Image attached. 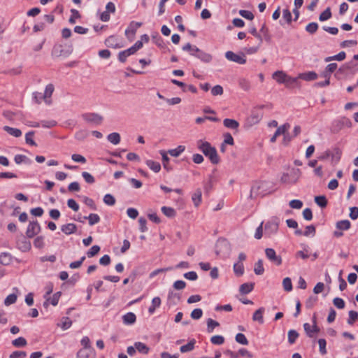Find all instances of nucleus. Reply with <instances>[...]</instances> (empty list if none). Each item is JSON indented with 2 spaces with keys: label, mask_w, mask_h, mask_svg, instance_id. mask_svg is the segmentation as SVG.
Instances as JSON below:
<instances>
[{
  "label": "nucleus",
  "mask_w": 358,
  "mask_h": 358,
  "mask_svg": "<svg viewBox=\"0 0 358 358\" xmlns=\"http://www.w3.org/2000/svg\"><path fill=\"white\" fill-rule=\"evenodd\" d=\"M142 22H138L131 21L130 24H129L128 27L125 30V35L126 36L129 38L130 34L134 36L136 34V32L138 29V28L141 27L142 26Z\"/></svg>",
  "instance_id": "obj_10"
},
{
  "label": "nucleus",
  "mask_w": 358,
  "mask_h": 358,
  "mask_svg": "<svg viewBox=\"0 0 358 358\" xmlns=\"http://www.w3.org/2000/svg\"><path fill=\"white\" fill-rule=\"evenodd\" d=\"M210 341L214 345H222L224 342V338L220 335H215L211 337Z\"/></svg>",
  "instance_id": "obj_56"
},
{
  "label": "nucleus",
  "mask_w": 358,
  "mask_h": 358,
  "mask_svg": "<svg viewBox=\"0 0 358 358\" xmlns=\"http://www.w3.org/2000/svg\"><path fill=\"white\" fill-rule=\"evenodd\" d=\"M107 140L113 145H117L121 140L120 135L119 133L113 132L108 135Z\"/></svg>",
  "instance_id": "obj_25"
},
{
  "label": "nucleus",
  "mask_w": 358,
  "mask_h": 358,
  "mask_svg": "<svg viewBox=\"0 0 358 358\" xmlns=\"http://www.w3.org/2000/svg\"><path fill=\"white\" fill-rule=\"evenodd\" d=\"M254 287V282L243 283L240 286L239 292L241 294H248L253 290Z\"/></svg>",
  "instance_id": "obj_18"
},
{
  "label": "nucleus",
  "mask_w": 358,
  "mask_h": 358,
  "mask_svg": "<svg viewBox=\"0 0 358 358\" xmlns=\"http://www.w3.org/2000/svg\"><path fill=\"white\" fill-rule=\"evenodd\" d=\"M14 161L17 164H20L22 162L27 164H30L31 163V160L23 155H16L14 157Z\"/></svg>",
  "instance_id": "obj_30"
},
{
  "label": "nucleus",
  "mask_w": 358,
  "mask_h": 358,
  "mask_svg": "<svg viewBox=\"0 0 358 358\" xmlns=\"http://www.w3.org/2000/svg\"><path fill=\"white\" fill-rule=\"evenodd\" d=\"M27 352L24 351H14L10 355V358H24Z\"/></svg>",
  "instance_id": "obj_64"
},
{
  "label": "nucleus",
  "mask_w": 358,
  "mask_h": 358,
  "mask_svg": "<svg viewBox=\"0 0 358 358\" xmlns=\"http://www.w3.org/2000/svg\"><path fill=\"white\" fill-rule=\"evenodd\" d=\"M12 262V255L9 252H1L0 254V263L2 265L7 266Z\"/></svg>",
  "instance_id": "obj_19"
},
{
  "label": "nucleus",
  "mask_w": 358,
  "mask_h": 358,
  "mask_svg": "<svg viewBox=\"0 0 358 358\" xmlns=\"http://www.w3.org/2000/svg\"><path fill=\"white\" fill-rule=\"evenodd\" d=\"M196 343V341L194 339H192L189 343L186 345H182L180 348V350L182 353H185L192 351L194 348V345Z\"/></svg>",
  "instance_id": "obj_29"
},
{
  "label": "nucleus",
  "mask_w": 358,
  "mask_h": 358,
  "mask_svg": "<svg viewBox=\"0 0 358 358\" xmlns=\"http://www.w3.org/2000/svg\"><path fill=\"white\" fill-rule=\"evenodd\" d=\"M289 127L290 126L288 123H285L283 125L279 127L275 132V136H278L282 134H283V136H284L285 134L286 131L289 128Z\"/></svg>",
  "instance_id": "obj_51"
},
{
  "label": "nucleus",
  "mask_w": 358,
  "mask_h": 358,
  "mask_svg": "<svg viewBox=\"0 0 358 358\" xmlns=\"http://www.w3.org/2000/svg\"><path fill=\"white\" fill-rule=\"evenodd\" d=\"M266 257L274 264L280 266L282 264V258L277 255L275 251L273 248H266L265 250Z\"/></svg>",
  "instance_id": "obj_9"
},
{
  "label": "nucleus",
  "mask_w": 358,
  "mask_h": 358,
  "mask_svg": "<svg viewBox=\"0 0 358 358\" xmlns=\"http://www.w3.org/2000/svg\"><path fill=\"white\" fill-rule=\"evenodd\" d=\"M161 210L164 215L169 218L174 217L176 215V211L171 207L162 206Z\"/></svg>",
  "instance_id": "obj_28"
},
{
  "label": "nucleus",
  "mask_w": 358,
  "mask_h": 358,
  "mask_svg": "<svg viewBox=\"0 0 358 358\" xmlns=\"http://www.w3.org/2000/svg\"><path fill=\"white\" fill-rule=\"evenodd\" d=\"M134 346H135L136 350L139 353H141L143 355H147L149 353L150 348L147 345H145V343H143L142 342H139V341L135 342Z\"/></svg>",
  "instance_id": "obj_17"
},
{
  "label": "nucleus",
  "mask_w": 358,
  "mask_h": 358,
  "mask_svg": "<svg viewBox=\"0 0 358 358\" xmlns=\"http://www.w3.org/2000/svg\"><path fill=\"white\" fill-rule=\"evenodd\" d=\"M332 16V13L331 11V8L327 7L320 15L319 20L320 22H324L330 19Z\"/></svg>",
  "instance_id": "obj_34"
},
{
  "label": "nucleus",
  "mask_w": 358,
  "mask_h": 358,
  "mask_svg": "<svg viewBox=\"0 0 358 358\" xmlns=\"http://www.w3.org/2000/svg\"><path fill=\"white\" fill-rule=\"evenodd\" d=\"M289 206L294 209H300L303 206V202L299 199H293L289 203Z\"/></svg>",
  "instance_id": "obj_63"
},
{
  "label": "nucleus",
  "mask_w": 358,
  "mask_h": 358,
  "mask_svg": "<svg viewBox=\"0 0 358 358\" xmlns=\"http://www.w3.org/2000/svg\"><path fill=\"white\" fill-rule=\"evenodd\" d=\"M334 305L338 309H343L345 308V301L340 297H336L333 300Z\"/></svg>",
  "instance_id": "obj_60"
},
{
  "label": "nucleus",
  "mask_w": 358,
  "mask_h": 358,
  "mask_svg": "<svg viewBox=\"0 0 358 358\" xmlns=\"http://www.w3.org/2000/svg\"><path fill=\"white\" fill-rule=\"evenodd\" d=\"M136 316L132 312H129L122 316V322L125 325H132L136 322Z\"/></svg>",
  "instance_id": "obj_13"
},
{
  "label": "nucleus",
  "mask_w": 358,
  "mask_h": 358,
  "mask_svg": "<svg viewBox=\"0 0 358 358\" xmlns=\"http://www.w3.org/2000/svg\"><path fill=\"white\" fill-rule=\"evenodd\" d=\"M197 146L203 154L209 159L213 164H217L220 163V159L218 156L217 150L215 147L212 146L209 142L200 140L198 141Z\"/></svg>",
  "instance_id": "obj_1"
},
{
  "label": "nucleus",
  "mask_w": 358,
  "mask_h": 358,
  "mask_svg": "<svg viewBox=\"0 0 358 358\" xmlns=\"http://www.w3.org/2000/svg\"><path fill=\"white\" fill-rule=\"evenodd\" d=\"M91 352L92 349H80L77 352V358H88Z\"/></svg>",
  "instance_id": "obj_59"
},
{
  "label": "nucleus",
  "mask_w": 358,
  "mask_h": 358,
  "mask_svg": "<svg viewBox=\"0 0 358 358\" xmlns=\"http://www.w3.org/2000/svg\"><path fill=\"white\" fill-rule=\"evenodd\" d=\"M239 14H240L241 16H242L243 17H244V18H245L247 20H252L254 19V15L250 10H239Z\"/></svg>",
  "instance_id": "obj_61"
},
{
  "label": "nucleus",
  "mask_w": 358,
  "mask_h": 358,
  "mask_svg": "<svg viewBox=\"0 0 358 358\" xmlns=\"http://www.w3.org/2000/svg\"><path fill=\"white\" fill-rule=\"evenodd\" d=\"M34 133L35 132L34 131H30L27 132L25 134V142H26L27 144H29V145H32V146H36L37 145L36 142L32 138V137L34 135Z\"/></svg>",
  "instance_id": "obj_43"
},
{
  "label": "nucleus",
  "mask_w": 358,
  "mask_h": 358,
  "mask_svg": "<svg viewBox=\"0 0 358 358\" xmlns=\"http://www.w3.org/2000/svg\"><path fill=\"white\" fill-rule=\"evenodd\" d=\"M235 340L237 343L241 345H246L248 344V341L245 336L242 333H238L236 335Z\"/></svg>",
  "instance_id": "obj_48"
},
{
  "label": "nucleus",
  "mask_w": 358,
  "mask_h": 358,
  "mask_svg": "<svg viewBox=\"0 0 358 358\" xmlns=\"http://www.w3.org/2000/svg\"><path fill=\"white\" fill-rule=\"evenodd\" d=\"M282 19L287 24H290L292 22V15L290 10L288 8L283 9L282 10Z\"/></svg>",
  "instance_id": "obj_40"
},
{
  "label": "nucleus",
  "mask_w": 358,
  "mask_h": 358,
  "mask_svg": "<svg viewBox=\"0 0 358 358\" xmlns=\"http://www.w3.org/2000/svg\"><path fill=\"white\" fill-rule=\"evenodd\" d=\"M254 272L256 275H262L264 272L263 260L259 259L255 264Z\"/></svg>",
  "instance_id": "obj_35"
},
{
  "label": "nucleus",
  "mask_w": 358,
  "mask_h": 358,
  "mask_svg": "<svg viewBox=\"0 0 358 358\" xmlns=\"http://www.w3.org/2000/svg\"><path fill=\"white\" fill-rule=\"evenodd\" d=\"M202 192L200 189H197L192 196V199L195 206H198L201 201Z\"/></svg>",
  "instance_id": "obj_31"
},
{
  "label": "nucleus",
  "mask_w": 358,
  "mask_h": 358,
  "mask_svg": "<svg viewBox=\"0 0 358 358\" xmlns=\"http://www.w3.org/2000/svg\"><path fill=\"white\" fill-rule=\"evenodd\" d=\"M27 343V340L24 337H19L12 341V344L16 348L24 347Z\"/></svg>",
  "instance_id": "obj_44"
},
{
  "label": "nucleus",
  "mask_w": 358,
  "mask_h": 358,
  "mask_svg": "<svg viewBox=\"0 0 358 358\" xmlns=\"http://www.w3.org/2000/svg\"><path fill=\"white\" fill-rule=\"evenodd\" d=\"M101 250V248L99 246V245H93L87 252V256L89 257V258H91L94 256H95L96 255H97L99 253V252Z\"/></svg>",
  "instance_id": "obj_55"
},
{
  "label": "nucleus",
  "mask_w": 358,
  "mask_h": 358,
  "mask_svg": "<svg viewBox=\"0 0 358 358\" xmlns=\"http://www.w3.org/2000/svg\"><path fill=\"white\" fill-rule=\"evenodd\" d=\"M298 78H292L287 75L285 85L287 87H292L297 85Z\"/></svg>",
  "instance_id": "obj_52"
},
{
  "label": "nucleus",
  "mask_w": 358,
  "mask_h": 358,
  "mask_svg": "<svg viewBox=\"0 0 358 358\" xmlns=\"http://www.w3.org/2000/svg\"><path fill=\"white\" fill-rule=\"evenodd\" d=\"M77 226L73 223H69L61 227V231L66 235H70L76 232Z\"/></svg>",
  "instance_id": "obj_15"
},
{
  "label": "nucleus",
  "mask_w": 358,
  "mask_h": 358,
  "mask_svg": "<svg viewBox=\"0 0 358 358\" xmlns=\"http://www.w3.org/2000/svg\"><path fill=\"white\" fill-rule=\"evenodd\" d=\"M259 32L262 34L264 40L267 42H269L271 41V36L268 34V29L266 27V24H264L262 27H261Z\"/></svg>",
  "instance_id": "obj_57"
},
{
  "label": "nucleus",
  "mask_w": 358,
  "mask_h": 358,
  "mask_svg": "<svg viewBox=\"0 0 358 358\" xmlns=\"http://www.w3.org/2000/svg\"><path fill=\"white\" fill-rule=\"evenodd\" d=\"M185 148L183 145H178L175 149H171L168 151V152L172 156L177 157H178L182 152H184Z\"/></svg>",
  "instance_id": "obj_41"
},
{
  "label": "nucleus",
  "mask_w": 358,
  "mask_h": 358,
  "mask_svg": "<svg viewBox=\"0 0 358 358\" xmlns=\"http://www.w3.org/2000/svg\"><path fill=\"white\" fill-rule=\"evenodd\" d=\"M3 129L10 135L15 137H20L22 136V131L20 129L17 128H13L9 126H4Z\"/></svg>",
  "instance_id": "obj_23"
},
{
  "label": "nucleus",
  "mask_w": 358,
  "mask_h": 358,
  "mask_svg": "<svg viewBox=\"0 0 358 358\" xmlns=\"http://www.w3.org/2000/svg\"><path fill=\"white\" fill-rule=\"evenodd\" d=\"M44 237L42 236H37L34 240V245L36 248H43L44 247Z\"/></svg>",
  "instance_id": "obj_53"
},
{
  "label": "nucleus",
  "mask_w": 358,
  "mask_h": 358,
  "mask_svg": "<svg viewBox=\"0 0 358 358\" xmlns=\"http://www.w3.org/2000/svg\"><path fill=\"white\" fill-rule=\"evenodd\" d=\"M190 315L193 320H199L203 315V310L201 308H195L192 311Z\"/></svg>",
  "instance_id": "obj_62"
},
{
  "label": "nucleus",
  "mask_w": 358,
  "mask_h": 358,
  "mask_svg": "<svg viewBox=\"0 0 358 358\" xmlns=\"http://www.w3.org/2000/svg\"><path fill=\"white\" fill-rule=\"evenodd\" d=\"M317 301V297L315 296H310L306 301L305 306L308 309L312 308Z\"/></svg>",
  "instance_id": "obj_49"
},
{
  "label": "nucleus",
  "mask_w": 358,
  "mask_h": 358,
  "mask_svg": "<svg viewBox=\"0 0 358 358\" xmlns=\"http://www.w3.org/2000/svg\"><path fill=\"white\" fill-rule=\"evenodd\" d=\"M72 324L71 320L68 317H63L61 321V328L66 330L71 327Z\"/></svg>",
  "instance_id": "obj_46"
},
{
  "label": "nucleus",
  "mask_w": 358,
  "mask_h": 358,
  "mask_svg": "<svg viewBox=\"0 0 358 358\" xmlns=\"http://www.w3.org/2000/svg\"><path fill=\"white\" fill-rule=\"evenodd\" d=\"M287 74L282 71H277L273 74V78L279 83L285 84Z\"/></svg>",
  "instance_id": "obj_26"
},
{
  "label": "nucleus",
  "mask_w": 358,
  "mask_h": 358,
  "mask_svg": "<svg viewBox=\"0 0 358 358\" xmlns=\"http://www.w3.org/2000/svg\"><path fill=\"white\" fill-rule=\"evenodd\" d=\"M338 67L336 63H330L328 64L324 70L321 73L320 76L324 78H331V73H334Z\"/></svg>",
  "instance_id": "obj_11"
},
{
  "label": "nucleus",
  "mask_w": 358,
  "mask_h": 358,
  "mask_svg": "<svg viewBox=\"0 0 358 358\" xmlns=\"http://www.w3.org/2000/svg\"><path fill=\"white\" fill-rule=\"evenodd\" d=\"M265 312V308L261 307L257 309L252 315V320L258 322L260 324H264V320L263 317V315Z\"/></svg>",
  "instance_id": "obj_14"
},
{
  "label": "nucleus",
  "mask_w": 358,
  "mask_h": 358,
  "mask_svg": "<svg viewBox=\"0 0 358 358\" xmlns=\"http://www.w3.org/2000/svg\"><path fill=\"white\" fill-rule=\"evenodd\" d=\"M72 45L68 44H55L52 50L51 55L52 57H67L73 52Z\"/></svg>",
  "instance_id": "obj_3"
},
{
  "label": "nucleus",
  "mask_w": 358,
  "mask_h": 358,
  "mask_svg": "<svg viewBox=\"0 0 358 358\" xmlns=\"http://www.w3.org/2000/svg\"><path fill=\"white\" fill-rule=\"evenodd\" d=\"M84 220H88L89 224L93 226L100 222V217L98 214L90 213L88 216H84Z\"/></svg>",
  "instance_id": "obj_20"
},
{
  "label": "nucleus",
  "mask_w": 358,
  "mask_h": 358,
  "mask_svg": "<svg viewBox=\"0 0 358 358\" xmlns=\"http://www.w3.org/2000/svg\"><path fill=\"white\" fill-rule=\"evenodd\" d=\"M160 154L162 157V162H163V166L165 169H166L168 171H171L172 168L169 166V157H168L166 152L164 150H160Z\"/></svg>",
  "instance_id": "obj_33"
},
{
  "label": "nucleus",
  "mask_w": 358,
  "mask_h": 358,
  "mask_svg": "<svg viewBox=\"0 0 358 358\" xmlns=\"http://www.w3.org/2000/svg\"><path fill=\"white\" fill-rule=\"evenodd\" d=\"M279 222V219L276 217L266 222L264 225L265 236L270 237L275 234L278 230Z\"/></svg>",
  "instance_id": "obj_4"
},
{
  "label": "nucleus",
  "mask_w": 358,
  "mask_h": 358,
  "mask_svg": "<svg viewBox=\"0 0 358 358\" xmlns=\"http://www.w3.org/2000/svg\"><path fill=\"white\" fill-rule=\"evenodd\" d=\"M319 25L317 22H310L308 24L305 30L310 34H314L318 29Z\"/></svg>",
  "instance_id": "obj_39"
},
{
  "label": "nucleus",
  "mask_w": 358,
  "mask_h": 358,
  "mask_svg": "<svg viewBox=\"0 0 358 358\" xmlns=\"http://www.w3.org/2000/svg\"><path fill=\"white\" fill-rule=\"evenodd\" d=\"M105 204L108 206H113L115 203V197L110 194H106L103 199Z\"/></svg>",
  "instance_id": "obj_50"
},
{
  "label": "nucleus",
  "mask_w": 358,
  "mask_h": 358,
  "mask_svg": "<svg viewBox=\"0 0 358 358\" xmlns=\"http://www.w3.org/2000/svg\"><path fill=\"white\" fill-rule=\"evenodd\" d=\"M78 196L83 199V203L86 206H89L90 209H92L93 210H96V204L92 199H91L88 196Z\"/></svg>",
  "instance_id": "obj_32"
},
{
  "label": "nucleus",
  "mask_w": 358,
  "mask_h": 358,
  "mask_svg": "<svg viewBox=\"0 0 358 358\" xmlns=\"http://www.w3.org/2000/svg\"><path fill=\"white\" fill-rule=\"evenodd\" d=\"M350 227L351 223L348 220H340L336 223V228L338 230H348Z\"/></svg>",
  "instance_id": "obj_24"
},
{
  "label": "nucleus",
  "mask_w": 358,
  "mask_h": 358,
  "mask_svg": "<svg viewBox=\"0 0 358 358\" xmlns=\"http://www.w3.org/2000/svg\"><path fill=\"white\" fill-rule=\"evenodd\" d=\"M182 50L188 52L190 55L198 58L204 63H210L212 61L213 57L210 54L203 51L196 45H193L189 43L183 45Z\"/></svg>",
  "instance_id": "obj_2"
},
{
  "label": "nucleus",
  "mask_w": 358,
  "mask_h": 358,
  "mask_svg": "<svg viewBox=\"0 0 358 358\" xmlns=\"http://www.w3.org/2000/svg\"><path fill=\"white\" fill-rule=\"evenodd\" d=\"M234 271L237 276H241L244 273V266L243 263L237 262L234 264Z\"/></svg>",
  "instance_id": "obj_36"
},
{
  "label": "nucleus",
  "mask_w": 358,
  "mask_h": 358,
  "mask_svg": "<svg viewBox=\"0 0 358 358\" xmlns=\"http://www.w3.org/2000/svg\"><path fill=\"white\" fill-rule=\"evenodd\" d=\"M223 124L227 128L231 129H236L239 127V123L236 120L229 118L224 119L223 121Z\"/></svg>",
  "instance_id": "obj_21"
},
{
  "label": "nucleus",
  "mask_w": 358,
  "mask_h": 358,
  "mask_svg": "<svg viewBox=\"0 0 358 358\" xmlns=\"http://www.w3.org/2000/svg\"><path fill=\"white\" fill-rule=\"evenodd\" d=\"M146 165L154 172L158 173L161 170V165L159 162L148 159L145 162Z\"/></svg>",
  "instance_id": "obj_27"
},
{
  "label": "nucleus",
  "mask_w": 358,
  "mask_h": 358,
  "mask_svg": "<svg viewBox=\"0 0 358 358\" xmlns=\"http://www.w3.org/2000/svg\"><path fill=\"white\" fill-rule=\"evenodd\" d=\"M287 336L288 342L290 344H294L296 342V339L298 338L299 334L296 330L291 329L288 331Z\"/></svg>",
  "instance_id": "obj_37"
},
{
  "label": "nucleus",
  "mask_w": 358,
  "mask_h": 358,
  "mask_svg": "<svg viewBox=\"0 0 358 358\" xmlns=\"http://www.w3.org/2000/svg\"><path fill=\"white\" fill-rule=\"evenodd\" d=\"M299 78L306 81H312L316 80L318 75L315 71H308L300 73Z\"/></svg>",
  "instance_id": "obj_16"
},
{
  "label": "nucleus",
  "mask_w": 358,
  "mask_h": 358,
  "mask_svg": "<svg viewBox=\"0 0 358 358\" xmlns=\"http://www.w3.org/2000/svg\"><path fill=\"white\" fill-rule=\"evenodd\" d=\"M349 317L348 319V324L350 325H352L358 319V312L355 310L349 311Z\"/></svg>",
  "instance_id": "obj_45"
},
{
  "label": "nucleus",
  "mask_w": 358,
  "mask_h": 358,
  "mask_svg": "<svg viewBox=\"0 0 358 358\" xmlns=\"http://www.w3.org/2000/svg\"><path fill=\"white\" fill-rule=\"evenodd\" d=\"M314 201L322 208H326L328 204V201L324 195L315 196Z\"/></svg>",
  "instance_id": "obj_22"
},
{
  "label": "nucleus",
  "mask_w": 358,
  "mask_h": 358,
  "mask_svg": "<svg viewBox=\"0 0 358 358\" xmlns=\"http://www.w3.org/2000/svg\"><path fill=\"white\" fill-rule=\"evenodd\" d=\"M225 57L227 59L239 64H244L246 63L245 55L243 52H241L238 55L232 51H227L225 52Z\"/></svg>",
  "instance_id": "obj_7"
},
{
  "label": "nucleus",
  "mask_w": 358,
  "mask_h": 358,
  "mask_svg": "<svg viewBox=\"0 0 358 358\" xmlns=\"http://www.w3.org/2000/svg\"><path fill=\"white\" fill-rule=\"evenodd\" d=\"M303 329L307 336L310 338H313L314 336L313 334L316 333L315 331H313V326H310L308 323L303 324Z\"/></svg>",
  "instance_id": "obj_58"
},
{
  "label": "nucleus",
  "mask_w": 358,
  "mask_h": 358,
  "mask_svg": "<svg viewBox=\"0 0 358 358\" xmlns=\"http://www.w3.org/2000/svg\"><path fill=\"white\" fill-rule=\"evenodd\" d=\"M283 289L286 292H291L293 289L292 280L289 277H286L282 280Z\"/></svg>",
  "instance_id": "obj_42"
},
{
  "label": "nucleus",
  "mask_w": 358,
  "mask_h": 358,
  "mask_svg": "<svg viewBox=\"0 0 358 358\" xmlns=\"http://www.w3.org/2000/svg\"><path fill=\"white\" fill-rule=\"evenodd\" d=\"M41 231V227L38 222L33 220L29 222L26 230V236L28 238H31Z\"/></svg>",
  "instance_id": "obj_5"
},
{
  "label": "nucleus",
  "mask_w": 358,
  "mask_h": 358,
  "mask_svg": "<svg viewBox=\"0 0 358 358\" xmlns=\"http://www.w3.org/2000/svg\"><path fill=\"white\" fill-rule=\"evenodd\" d=\"M105 45L111 48H120L122 46L118 43V38L115 36H110L105 40Z\"/></svg>",
  "instance_id": "obj_12"
},
{
  "label": "nucleus",
  "mask_w": 358,
  "mask_h": 358,
  "mask_svg": "<svg viewBox=\"0 0 358 358\" xmlns=\"http://www.w3.org/2000/svg\"><path fill=\"white\" fill-rule=\"evenodd\" d=\"M316 233L315 227L313 224L306 226L305 231H303V236H315Z\"/></svg>",
  "instance_id": "obj_47"
},
{
  "label": "nucleus",
  "mask_w": 358,
  "mask_h": 358,
  "mask_svg": "<svg viewBox=\"0 0 358 358\" xmlns=\"http://www.w3.org/2000/svg\"><path fill=\"white\" fill-rule=\"evenodd\" d=\"M220 326V323L215 320H213L211 318L208 319L207 320V331L208 333H212L214 329L217 327Z\"/></svg>",
  "instance_id": "obj_38"
},
{
  "label": "nucleus",
  "mask_w": 358,
  "mask_h": 358,
  "mask_svg": "<svg viewBox=\"0 0 358 358\" xmlns=\"http://www.w3.org/2000/svg\"><path fill=\"white\" fill-rule=\"evenodd\" d=\"M27 238L21 235L16 241L17 248L23 252L29 251L31 248V242Z\"/></svg>",
  "instance_id": "obj_8"
},
{
  "label": "nucleus",
  "mask_w": 358,
  "mask_h": 358,
  "mask_svg": "<svg viewBox=\"0 0 358 358\" xmlns=\"http://www.w3.org/2000/svg\"><path fill=\"white\" fill-rule=\"evenodd\" d=\"M238 85L244 91H248L250 89V82L245 78H241L238 81Z\"/></svg>",
  "instance_id": "obj_54"
},
{
  "label": "nucleus",
  "mask_w": 358,
  "mask_h": 358,
  "mask_svg": "<svg viewBox=\"0 0 358 358\" xmlns=\"http://www.w3.org/2000/svg\"><path fill=\"white\" fill-rule=\"evenodd\" d=\"M83 119L88 123L99 125L102 123L103 117L96 113H86L82 115Z\"/></svg>",
  "instance_id": "obj_6"
}]
</instances>
